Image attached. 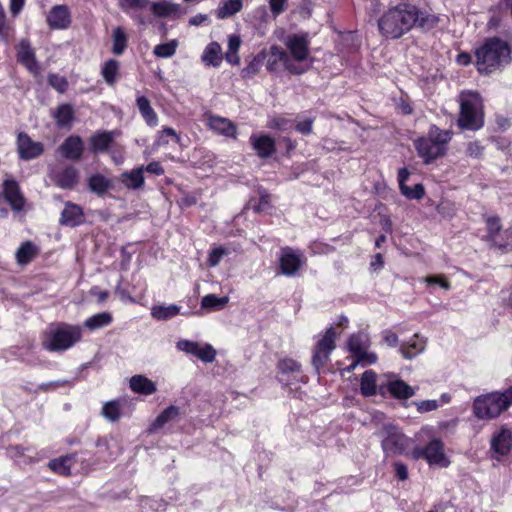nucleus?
I'll use <instances>...</instances> for the list:
<instances>
[{
    "label": "nucleus",
    "mask_w": 512,
    "mask_h": 512,
    "mask_svg": "<svg viewBox=\"0 0 512 512\" xmlns=\"http://www.w3.org/2000/svg\"><path fill=\"white\" fill-rule=\"evenodd\" d=\"M279 62H283L285 69L292 74L300 75L304 73V69H300L292 63L287 52L283 48L273 45L269 50V58L266 64L267 70L270 72L277 71Z\"/></svg>",
    "instance_id": "obj_12"
},
{
    "label": "nucleus",
    "mask_w": 512,
    "mask_h": 512,
    "mask_svg": "<svg viewBox=\"0 0 512 512\" xmlns=\"http://www.w3.org/2000/svg\"><path fill=\"white\" fill-rule=\"evenodd\" d=\"M202 61L205 65L218 67L222 62V48L219 43H209L202 55Z\"/></svg>",
    "instance_id": "obj_31"
},
{
    "label": "nucleus",
    "mask_w": 512,
    "mask_h": 512,
    "mask_svg": "<svg viewBox=\"0 0 512 512\" xmlns=\"http://www.w3.org/2000/svg\"><path fill=\"white\" fill-rule=\"evenodd\" d=\"M13 36L14 29L10 24L7 23L5 11L0 5V39L8 44Z\"/></svg>",
    "instance_id": "obj_43"
},
{
    "label": "nucleus",
    "mask_w": 512,
    "mask_h": 512,
    "mask_svg": "<svg viewBox=\"0 0 512 512\" xmlns=\"http://www.w3.org/2000/svg\"><path fill=\"white\" fill-rule=\"evenodd\" d=\"M3 196L12 210L20 212L24 209L25 198L21 192L20 186L15 179L7 178L3 181Z\"/></svg>",
    "instance_id": "obj_14"
},
{
    "label": "nucleus",
    "mask_w": 512,
    "mask_h": 512,
    "mask_svg": "<svg viewBox=\"0 0 512 512\" xmlns=\"http://www.w3.org/2000/svg\"><path fill=\"white\" fill-rule=\"evenodd\" d=\"M335 339L336 332L331 326L317 342L312 356V365L317 371L329 360L330 354L335 349Z\"/></svg>",
    "instance_id": "obj_7"
},
{
    "label": "nucleus",
    "mask_w": 512,
    "mask_h": 512,
    "mask_svg": "<svg viewBox=\"0 0 512 512\" xmlns=\"http://www.w3.org/2000/svg\"><path fill=\"white\" fill-rule=\"evenodd\" d=\"M264 52H261L257 56H255L249 64L242 70V76L244 78H250L256 75L261 68L262 62L264 60Z\"/></svg>",
    "instance_id": "obj_47"
},
{
    "label": "nucleus",
    "mask_w": 512,
    "mask_h": 512,
    "mask_svg": "<svg viewBox=\"0 0 512 512\" xmlns=\"http://www.w3.org/2000/svg\"><path fill=\"white\" fill-rule=\"evenodd\" d=\"M417 407L418 412L426 413L430 411H434L439 407L438 401L436 400H423L414 402Z\"/></svg>",
    "instance_id": "obj_60"
},
{
    "label": "nucleus",
    "mask_w": 512,
    "mask_h": 512,
    "mask_svg": "<svg viewBox=\"0 0 512 512\" xmlns=\"http://www.w3.org/2000/svg\"><path fill=\"white\" fill-rule=\"evenodd\" d=\"M136 104L146 123L150 126H156L158 118L150 104V100L145 96H139L136 100Z\"/></svg>",
    "instance_id": "obj_35"
},
{
    "label": "nucleus",
    "mask_w": 512,
    "mask_h": 512,
    "mask_svg": "<svg viewBox=\"0 0 512 512\" xmlns=\"http://www.w3.org/2000/svg\"><path fill=\"white\" fill-rule=\"evenodd\" d=\"M414 459H425L429 464L448 466L449 461L444 455V445L440 439L431 440L424 448H415L412 451Z\"/></svg>",
    "instance_id": "obj_9"
},
{
    "label": "nucleus",
    "mask_w": 512,
    "mask_h": 512,
    "mask_svg": "<svg viewBox=\"0 0 512 512\" xmlns=\"http://www.w3.org/2000/svg\"><path fill=\"white\" fill-rule=\"evenodd\" d=\"M384 389L398 400H407L415 395V388L401 379L389 380L386 385L380 386V392L384 393Z\"/></svg>",
    "instance_id": "obj_18"
},
{
    "label": "nucleus",
    "mask_w": 512,
    "mask_h": 512,
    "mask_svg": "<svg viewBox=\"0 0 512 512\" xmlns=\"http://www.w3.org/2000/svg\"><path fill=\"white\" fill-rule=\"evenodd\" d=\"M82 336L78 326L59 323L50 326L42 342L43 348L51 352H61L71 348Z\"/></svg>",
    "instance_id": "obj_5"
},
{
    "label": "nucleus",
    "mask_w": 512,
    "mask_h": 512,
    "mask_svg": "<svg viewBox=\"0 0 512 512\" xmlns=\"http://www.w3.org/2000/svg\"><path fill=\"white\" fill-rule=\"evenodd\" d=\"M512 448V431L501 428L491 439V450L500 456L507 455Z\"/></svg>",
    "instance_id": "obj_22"
},
{
    "label": "nucleus",
    "mask_w": 512,
    "mask_h": 512,
    "mask_svg": "<svg viewBox=\"0 0 512 512\" xmlns=\"http://www.w3.org/2000/svg\"><path fill=\"white\" fill-rule=\"evenodd\" d=\"M47 23L52 29H66L71 24V13L66 5H55L47 15Z\"/></svg>",
    "instance_id": "obj_16"
},
{
    "label": "nucleus",
    "mask_w": 512,
    "mask_h": 512,
    "mask_svg": "<svg viewBox=\"0 0 512 512\" xmlns=\"http://www.w3.org/2000/svg\"><path fill=\"white\" fill-rule=\"evenodd\" d=\"M512 405V386L503 392H491L477 396L473 401L474 416L481 420L497 418Z\"/></svg>",
    "instance_id": "obj_3"
},
{
    "label": "nucleus",
    "mask_w": 512,
    "mask_h": 512,
    "mask_svg": "<svg viewBox=\"0 0 512 512\" xmlns=\"http://www.w3.org/2000/svg\"><path fill=\"white\" fill-rule=\"evenodd\" d=\"M169 137L176 143L180 142V136L177 134V132L171 127H166L160 132L155 141V144L157 146H165L169 143Z\"/></svg>",
    "instance_id": "obj_50"
},
{
    "label": "nucleus",
    "mask_w": 512,
    "mask_h": 512,
    "mask_svg": "<svg viewBox=\"0 0 512 512\" xmlns=\"http://www.w3.org/2000/svg\"><path fill=\"white\" fill-rule=\"evenodd\" d=\"M151 12L159 18L178 17L182 14L181 6L173 0H162L150 5Z\"/></svg>",
    "instance_id": "obj_23"
},
{
    "label": "nucleus",
    "mask_w": 512,
    "mask_h": 512,
    "mask_svg": "<svg viewBox=\"0 0 512 512\" xmlns=\"http://www.w3.org/2000/svg\"><path fill=\"white\" fill-rule=\"evenodd\" d=\"M306 263V257L303 253L284 247L281 249L279 257V268L283 275L295 276L301 267Z\"/></svg>",
    "instance_id": "obj_10"
},
{
    "label": "nucleus",
    "mask_w": 512,
    "mask_h": 512,
    "mask_svg": "<svg viewBox=\"0 0 512 512\" xmlns=\"http://www.w3.org/2000/svg\"><path fill=\"white\" fill-rule=\"evenodd\" d=\"M424 282L428 285L438 284L441 288L449 290L451 288L450 283L445 279L443 275H430L424 278Z\"/></svg>",
    "instance_id": "obj_59"
},
{
    "label": "nucleus",
    "mask_w": 512,
    "mask_h": 512,
    "mask_svg": "<svg viewBox=\"0 0 512 512\" xmlns=\"http://www.w3.org/2000/svg\"><path fill=\"white\" fill-rule=\"evenodd\" d=\"M48 83L60 93H64L68 87L66 78L58 74H49Z\"/></svg>",
    "instance_id": "obj_55"
},
{
    "label": "nucleus",
    "mask_w": 512,
    "mask_h": 512,
    "mask_svg": "<svg viewBox=\"0 0 512 512\" xmlns=\"http://www.w3.org/2000/svg\"><path fill=\"white\" fill-rule=\"evenodd\" d=\"M277 367L283 374H301V365L294 359H282L278 362Z\"/></svg>",
    "instance_id": "obj_48"
},
{
    "label": "nucleus",
    "mask_w": 512,
    "mask_h": 512,
    "mask_svg": "<svg viewBox=\"0 0 512 512\" xmlns=\"http://www.w3.org/2000/svg\"><path fill=\"white\" fill-rule=\"evenodd\" d=\"M451 137L452 133L449 130H441L432 125L426 137H421L414 142L415 149L423 162L429 164L445 155Z\"/></svg>",
    "instance_id": "obj_4"
},
{
    "label": "nucleus",
    "mask_w": 512,
    "mask_h": 512,
    "mask_svg": "<svg viewBox=\"0 0 512 512\" xmlns=\"http://www.w3.org/2000/svg\"><path fill=\"white\" fill-rule=\"evenodd\" d=\"M130 388L133 392L143 395H151L157 390L155 383L142 375H135L130 379Z\"/></svg>",
    "instance_id": "obj_30"
},
{
    "label": "nucleus",
    "mask_w": 512,
    "mask_h": 512,
    "mask_svg": "<svg viewBox=\"0 0 512 512\" xmlns=\"http://www.w3.org/2000/svg\"><path fill=\"white\" fill-rule=\"evenodd\" d=\"M376 373L373 370H366L360 380V391L365 397L374 396L377 393Z\"/></svg>",
    "instance_id": "obj_36"
},
{
    "label": "nucleus",
    "mask_w": 512,
    "mask_h": 512,
    "mask_svg": "<svg viewBox=\"0 0 512 512\" xmlns=\"http://www.w3.org/2000/svg\"><path fill=\"white\" fill-rule=\"evenodd\" d=\"M356 357H358V362H360L361 366H367L376 363L378 357L373 352H368L367 350L362 351Z\"/></svg>",
    "instance_id": "obj_61"
},
{
    "label": "nucleus",
    "mask_w": 512,
    "mask_h": 512,
    "mask_svg": "<svg viewBox=\"0 0 512 512\" xmlns=\"http://www.w3.org/2000/svg\"><path fill=\"white\" fill-rule=\"evenodd\" d=\"M382 338L389 347H396L398 345V336L390 329L382 332Z\"/></svg>",
    "instance_id": "obj_62"
},
{
    "label": "nucleus",
    "mask_w": 512,
    "mask_h": 512,
    "mask_svg": "<svg viewBox=\"0 0 512 512\" xmlns=\"http://www.w3.org/2000/svg\"><path fill=\"white\" fill-rule=\"evenodd\" d=\"M242 9L241 0H227L218 8L217 17L220 19L228 18Z\"/></svg>",
    "instance_id": "obj_42"
},
{
    "label": "nucleus",
    "mask_w": 512,
    "mask_h": 512,
    "mask_svg": "<svg viewBox=\"0 0 512 512\" xmlns=\"http://www.w3.org/2000/svg\"><path fill=\"white\" fill-rule=\"evenodd\" d=\"M227 296L218 297L214 294H208L202 298L201 308L209 311L220 310L228 303Z\"/></svg>",
    "instance_id": "obj_41"
},
{
    "label": "nucleus",
    "mask_w": 512,
    "mask_h": 512,
    "mask_svg": "<svg viewBox=\"0 0 512 512\" xmlns=\"http://www.w3.org/2000/svg\"><path fill=\"white\" fill-rule=\"evenodd\" d=\"M17 146L20 158L25 160L36 158L43 153L42 144L32 141L26 133L18 135Z\"/></svg>",
    "instance_id": "obj_17"
},
{
    "label": "nucleus",
    "mask_w": 512,
    "mask_h": 512,
    "mask_svg": "<svg viewBox=\"0 0 512 512\" xmlns=\"http://www.w3.org/2000/svg\"><path fill=\"white\" fill-rule=\"evenodd\" d=\"M216 358V350L210 344H205L201 347L198 354V359L205 363H212Z\"/></svg>",
    "instance_id": "obj_57"
},
{
    "label": "nucleus",
    "mask_w": 512,
    "mask_h": 512,
    "mask_svg": "<svg viewBox=\"0 0 512 512\" xmlns=\"http://www.w3.org/2000/svg\"><path fill=\"white\" fill-rule=\"evenodd\" d=\"M313 121L314 120L312 118H308L297 123L295 128L299 133L303 135H309L312 132Z\"/></svg>",
    "instance_id": "obj_63"
},
{
    "label": "nucleus",
    "mask_w": 512,
    "mask_h": 512,
    "mask_svg": "<svg viewBox=\"0 0 512 512\" xmlns=\"http://www.w3.org/2000/svg\"><path fill=\"white\" fill-rule=\"evenodd\" d=\"M370 345L369 337L366 333L359 332L350 336L348 340V349L355 356L364 350H367Z\"/></svg>",
    "instance_id": "obj_37"
},
{
    "label": "nucleus",
    "mask_w": 512,
    "mask_h": 512,
    "mask_svg": "<svg viewBox=\"0 0 512 512\" xmlns=\"http://www.w3.org/2000/svg\"><path fill=\"white\" fill-rule=\"evenodd\" d=\"M208 126L217 134L223 135L225 137H236V126L227 118L215 115L209 116Z\"/></svg>",
    "instance_id": "obj_24"
},
{
    "label": "nucleus",
    "mask_w": 512,
    "mask_h": 512,
    "mask_svg": "<svg viewBox=\"0 0 512 512\" xmlns=\"http://www.w3.org/2000/svg\"><path fill=\"white\" fill-rule=\"evenodd\" d=\"M87 185L88 189L99 197L105 195L112 188L111 180L100 173L88 177Z\"/></svg>",
    "instance_id": "obj_29"
},
{
    "label": "nucleus",
    "mask_w": 512,
    "mask_h": 512,
    "mask_svg": "<svg viewBox=\"0 0 512 512\" xmlns=\"http://www.w3.org/2000/svg\"><path fill=\"white\" fill-rule=\"evenodd\" d=\"M402 195L410 200H420L424 197L425 189L421 183L414 185V187L403 186L400 190Z\"/></svg>",
    "instance_id": "obj_49"
},
{
    "label": "nucleus",
    "mask_w": 512,
    "mask_h": 512,
    "mask_svg": "<svg viewBox=\"0 0 512 512\" xmlns=\"http://www.w3.org/2000/svg\"><path fill=\"white\" fill-rule=\"evenodd\" d=\"M120 63L115 59H108L101 67V75L109 86H114L119 77Z\"/></svg>",
    "instance_id": "obj_33"
},
{
    "label": "nucleus",
    "mask_w": 512,
    "mask_h": 512,
    "mask_svg": "<svg viewBox=\"0 0 512 512\" xmlns=\"http://www.w3.org/2000/svg\"><path fill=\"white\" fill-rule=\"evenodd\" d=\"M201 345L194 341L180 340L177 342V348L187 354H191L198 358V354L201 349Z\"/></svg>",
    "instance_id": "obj_52"
},
{
    "label": "nucleus",
    "mask_w": 512,
    "mask_h": 512,
    "mask_svg": "<svg viewBox=\"0 0 512 512\" xmlns=\"http://www.w3.org/2000/svg\"><path fill=\"white\" fill-rule=\"evenodd\" d=\"M425 347V339L415 334L409 341L400 346L399 351L405 359L411 360L421 354L425 350Z\"/></svg>",
    "instance_id": "obj_26"
},
{
    "label": "nucleus",
    "mask_w": 512,
    "mask_h": 512,
    "mask_svg": "<svg viewBox=\"0 0 512 512\" xmlns=\"http://www.w3.org/2000/svg\"><path fill=\"white\" fill-rule=\"evenodd\" d=\"M120 182L131 190H137L144 186V167L140 166L120 175Z\"/></svg>",
    "instance_id": "obj_27"
},
{
    "label": "nucleus",
    "mask_w": 512,
    "mask_h": 512,
    "mask_svg": "<svg viewBox=\"0 0 512 512\" xmlns=\"http://www.w3.org/2000/svg\"><path fill=\"white\" fill-rule=\"evenodd\" d=\"M267 127L271 129L286 131L291 127V121L283 117H274L268 121Z\"/></svg>",
    "instance_id": "obj_58"
},
{
    "label": "nucleus",
    "mask_w": 512,
    "mask_h": 512,
    "mask_svg": "<svg viewBox=\"0 0 512 512\" xmlns=\"http://www.w3.org/2000/svg\"><path fill=\"white\" fill-rule=\"evenodd\" d=\"M112 320L111 313L101 312L86 319L84 326L89 330H96L108 326L111 324Z\"/></svg>",
    "instance_id": "obj_40"
},
{
    "label": "nucleus",
    "mask_w": 512,
    "mask_h": 512,
    "mask_svg": "<svg viewBox=\"0 0 512 512\" xmlns=\"http://www.w3.org/2000/svg\"><path fill=\"white\" fill-rule=\"evenodd\" d=\"M285 46L290 52L292 58L297 62H303L309 56L310 40L306 33L287 36Z\"/></svg>",
    "instance_id": "obj_13"
},
{
    "label": "nucleus",
    "mask_w": 512,
    "mask_h": 512,
    "mask_svg": "<svg viewBox=\"0 0 512 512\" xmlns=\"http://www.w3.org/2000/svg\"><path fill=\"white\" fill-rule=\"evenodd\" d=\"M476 65L480 73H492L510 61L507 43L497 37L487 39L476 52Z\"/></svg>",
    "instance_id": "obj_2"
},
{
    "label": "nucleus",
    "mask_w": 512,
    "mask_h": 512,
    "mask_svg": "<svg viewBox=\"0 0 512 512\" xmlns=\"http://www.w3.org/2000/svg\"><path fill=\"white\" fill-rule=\"evenodd\" d=\"M180 415V409L171 405L162 411L150 426V431L155 432L162 428L166 423L175 420Z\"/></svg>",
    "instance_id": "obj_34"
},
{
    "label": "nucleus",
    "mask_w": 512,
    "mask_h": 512,
    "mask_svg": "<svg viewBox=\"0 0 512 512\" xmlns=\"http://www.w3.org/2000/svg\"><path fill=\"white\" fill-rule=\"evenodd\" d=\"M380 435L382 449L387 455L401 454L404 451L406 438L395 426L383 425Z\"/></svg>",
    "instance_id": "obj_8"
},
{
    "label": "nucleus",
    "mask_w": 512,
    "mask_h": 512,
    "mask_svg": "<svg viewBox=\"0 0 512 512\" xmlns=\"http://www.w3.org/2000/svg\"><path fill=\"white\" fill-rule=\"evenodd\" d=\"M61 155L69 160H80L84 151V144L81 137L71 135L59 146Z\"/></svg>",
    "instance_id": "obj_19"
},
{
    "label": "nucleus",
    "mask_w": 512,
    "mask_h": 512,
    "mask_svg": "<svg viewBox=\"0 0 512 512\" xmlns=\"http://www.w3.org/2000/svg\"><path fill=\"white\" fill-rule=\"evenodd\" d=\"M84 222L83 209L72 202L65 203V207L61 212L59 223L62 226L77 227Z\"/></svg>",
    "instance_id": "obj_20"
},
{
    "label": "nucleus",
    "mask_w": 512,
    "mask_h": 512,
    "mask_svg": "<svg viewBox=\"0 0 512 512\" xmlns=\"http://www.w3.org/2000/svg\"><path fill=\"white\" fill-rule=\"evenodd\" d=\"M121 404L117 400L109 401L104 404L102 408V415L114 422L117 421L120 417Z\"/></svg>",
    "instance_id": "obj_44"
},
{
    "label": "nucleus",
    "mask_w": 512,
    "mask_h": 512,
    "mask_svg": "<svg viewBox=\"0 0 512 512\" xmlns=\"http://www.w3.org/2000/svg\"><path fill=\"white\" fill-rule=\"evenodd\" d=\"M180 313V307L176 304L155 305L151 308V316L156 320H168Z\"/></svg>",
    "instance_id": "obj_39"
},
{
    "label": "nucleus",
    "mask_w": 512,
    "mask_h": 512,
    "mask_svg": "<svg viewBox=\"0 0 512 512\" xmlns=\"http://www.w3.org/2000/svg\"><path fill=\"white\" fill-rule=\"evenodd\" d=\"M112 53L122 55L128 45V36L122 27H116L112 31Z\"/></svg>",
    "instance_id": "obj_38"
},
{
    "label": "nucleus",
    "mask_w": 512,
    "mask_h": 512,
    "mask_svg": "<svg viewBox=\"0 0 512 512\" xmlns=\"http://www.w3.org/2000/svg\"><path fill=\"white\" fill-rule=\"evenodd\" d=\"M228 254H229V251L227 248H225L223 246H218L210 251V253L208 255L207 263L210 267H215L220 263L223 256L228 255Z\"/></svg>",
    "instance_id": "obj_51"
},
{
    "label": "nucleus",
    "mask_w": 512,
    "mask_h": 512,
    "mask_svg": "<svg viewBox=\"0 0 512 512\" xmlns=\"http://www.w3.org/2000/svg\"><path fill=\"white\" fill-rule=\"evenodd\" d=\"M435 18L424 16L412 4L400 3L389 8L378 20L380 33L388 39H398L409 32L415 24L421 27L433 25Z\"/></svg>",
    "instance_id": "obj_1"
},
{
    "label": "nucleus",
    "mask_w": 512,
    "mask_h": 512,
    "mask_svg": "<svg viewBox=\"0 0 512 512\" xmlns=\"http://www.w3.org/2000/svg\"><path fill=\"white\" fill-rule=\"evenodd\" d=\"M201 345L194 341L180 340L177 342V348L187 354H191L198 358V354L201 349Z\"/></svg>",
    "instance_id": "obj_53"
},
{
    "label": "nucleus",
    "mask_w": 512,
    "mask_h": 512,
    "mask_svg": "<svg viewBox=\"0 0 512 512\" xmlns=\"http://www.w3.org/2000/svg\"><path fill=\"white\" fill-rule=\"evenodd\" d=\"M51 179L59 188L71 190L78 184L79 172L74 166L68 165L53 172Z\"/></svg>",
    "instance_id": "obj_15"
},
{
    "label": "nucleus",
    "mask_w": 512,
    "mask_h": 512,
    "mask_svg": "<svg viewBox=\"0 0 512 512\" xmlns=\"http://www.w3.org/2000/svg\"><path fill=\"white\" fill-rule=\"evenodd\" d=\"M51 115L59 128L70 129L74 121L75 111L70 104H61Z\"/></svg>",
    "instance_id": "obj_28"
},
{
    "label": "nucleus",
    "mask_w": 512,
    "mask_h": 512,
    "mask_svg": "<svg viewBox=\"0 0 512 512\" xmlns=\"http://www.w3.org/2000/svg\"><path fill=\"white\" fill-rule=\"evenodd\" d=\"M70 460L71 459L68 456L60 457L51 460L48 466L52 471L60 475H69L71 473L70 465L68 464Z\"/></svg>",
    "instance_id": "obj_45"
},
{
    "label": "nucleus",
    "mask_w": 512,
    "mask_h": 512,
    "mask_svg": "<svg viewBox=\"0 0 512 512\" xmlns=\"http://www.w3.org/2000/svg\"><path fill=\"white\" fill-rule=\"evenodd\" d=\"M73 384H74V382L72 380H67V379L51 381V382L41 384L39 386V390H41L43 392H49V391H53V390H56V389H58L60 387H64V386L72 387Z\"/></svg>",
    "instance_id": "obj_56"
},
{
    "label": "nucleus",
    "mask_w": 512,
    "mask_h": 512,
    "mask_svg": "<svg viewBox=\"0 0 512 512\" xmlns=\"http://www.w3.org/2000/svg\"><path fill=\"white\" fill-rule=\"evenodd\" d=\"M39 253L38 247L31 241H26L20 245L16 251V260L20 265L30 263Z\"/></svg>",
    "instance_id": "obj_32"
},
{
    "label": "nucleus",
    "mask_w": 512,
    "mask_h": 512,
    "mask_svg": "<svg viewBox=\"0 0 512 512\" xmlns=\"http://www.w3.org/2000/svg\"><path fill=\"white\" fill-rule=\"evenodd\" d=\"M17 61L22 64L31 74L38 76L42 69L36 59V54L28 39H21L16 46Z\"/></svg>",
    "instance_id": "obj_11"
},
{
    "label": "nucleus",
    "mask_w": 512,
    "mask_h": 512,
    "mask_svg": "<svg viewBox=\"0 0 512 512\" xmlns=\"http://www.w3.org/2000/svg\"><path fill=\"white\" fill-rule=\"evenodd\" d=\"M458 125L468 130H478L483 126L482 101L478 93H461Z\"/></svg>",
    "instance_id": "obj_6"
},
{
    "label": "nucleus",
    "mask_w": 512,
    "mask_h": 512,
    "mask_svg": "<svg viewBox=\"0 0 512 512\" xmlns=\"http://www.w3.org/2000/svg\"><path fill=\"white\" fill-rule=\"evenodd\" d=\"M115 131H97L90 137V149L93 153H103L108 150L112 144Z\"/></svg>",
    "instance_id": "obj_25"
},
{
    "label": "nucleus",
    "mask_w": 512,
    "mask_h": 512,
    "mask_svg": "<svg viewBox=\"0 0 512 512\" xmlns=\"http://www.w3.org/2000/svg\"><path fill=\"white\" fill-rule=\"evenodd\" d=\"M177 45L178 43L176 40H171L170 42L156 45L153 53L155 56L160 58H169L175 54Z\"/></svg>",
    "instance_id": "obj_46"
},
{
    "label": "nucleus",
    "mask_w": 512,
    "mask_h": 512,
    "mask_svg": "<svg viewBox=\"0 0 512 512\" xmlns=\"http://www.w3.org/2000/svg\"><path fill=\"white\" fill-rule=\"evenodd\" d=\"M250 144L260 158H269L275 151V140L268 135L252 134Z\"/></svg>",
    "instance_id": "obj_21"
},
{
    "label": "nucleus",
    "mask_w": 512,
    "mask_h": 512,
    "mask_svg": "<svg viewBox=\"0 0 512 512\" xmlns=\"http://www.w3.org/2000/svg\"><path fill=\"white\" fill-rule=\"evenodd\" d=\"M148 4V0H122V6L124 8L144 9Z\"/></svg>",
    "instance_id": "obj_64"
},
{
    "label": "nucleus",
    "mask_w": 512,
    "mask_h": 512,
    "mask_svg": "<svg viewBox=\"0 0 512 512\" xmlns=\"http://www.w3.org/2000/svg\"><path fill=\"white\" fill-rule=\"evenodd\" d=\"M487 231L489 238L496 242V236L500 232L502 226L497 216H491L486 219Z\"/></svg>",
    "instance_id": "obj_54"
}]
</instances>
